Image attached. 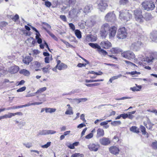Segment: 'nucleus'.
Instances as JSON below:
<instances>
[{"instance_id":"obj_60","label":"nucleus","mask_w":157,"mask_h":157,"mask_svg":"<svg viewBox=\"0 0 157 157\" xmlns=\"http://www.w3.org/2000/svg\"><path fill=\"white\" fill-rule=\"evenodd\" d=\"M69 25L70 28L73 31L75 30V27L74 24L72 23H70L69 24Z\"/></svg>"},{"instance_id":"obj_62","label":"nucleus","mask_w":157,"mask_h":157,"mask_svg":"<svg viewBox=\"0 0 157 157\" xmlns=\"http://www.w3.org/2000/svg\"><path fill=\"white\" fill-rule=\"evenodd\" d=\"M45 5L46 6L49 7L51 6V3L49 1H45Z\"/></svg>"},{"instance_id":"obj_39","label":"nucleus","mask_w":157,"mask_h":157,"mask_svg":"<svg viewBox=\"0 0 157 157\" xmlns=\"http://www.w3.org/2000/svg\"><path fill=\"white\" fill-rule=\"evenodd\" d=\"M111 124L113 126H116L118 125H120L121 124V122L120 121H114L111 122Z\"/></svg>"},{"instance_id":"obj_33","label":"nucleus","mask_w":157,"mask_h":157,"mask_svg":"<svg viewBox=\"0 0 157 157\" xmlns=\"http://www.w3.org/2000/svg\"><path fill=\"white\" fill-rule=\"evenodd\" d=\"M87 38H88L89 40L92 42L95 41L97 40L96 37L92 35H90L89 36H87Z\"/></svg>"},{"instance_id":"obj_44","label":"nucleus","mask_w":157,"mask_h":157,"mask_svg":"<svg viewBox=\"0 0 157 157\" xmlns=\"http://www.w3.org/2000/svg\"><path fill=\"white\" fill-rule=\"evenodd\" d=\"M47 32L50 35V36H51V37H52V38H53L54 40H58V38L54 34H53L49 31H48Z\"/></svg>"},{"instance_id":"obj_16","label":"nucleus","mask_w":157,"mask_h":157,"mask_svg":"<svg viewBox=\"0 0 157 157\" xmlns=\"http://www.w3.org/2000/svg\"><path fill=\"white\" fill-rule=\"evenodd\" d=\"M109 150L110 153L114 154H118L120 152V150L116 146H111L109 148Z\"/></svg>"},{"instance_id":"obj_36","label":"nucleus","mask_w":157,"mask_h":157,"mask_svg":"<svg viewBox=\"0 0 157 157\" xmlns=\"http://www.w3.org/2000/svg\"><path fill=\"white\" fill-rule=\"evenodd\" d=\"M122 76V75L121 74H120L117 76H113L110 78V79H109V82L110 83H112L113 81L115 79H117L118 78L121 77Z\"/></svg>"},{"instance_id":"obj_19","label":"nucleus","mask_w":157,"mask_h":157,"mask_svg":"<svg viewBox=\"0 0 157 157\" xmlns=\"http://www.w3.org/2000/svg\"><path fill=\"white\" fill-rule=\"evenodd\" d=\"M33 60V58L29 56H26L23 59V62L25 64L29 65Z\"/></svg>"},{"instance_id":"obj_53","label":"nucleus","mask_w":157,"mask_h":157,"mask_svg":"<svg viewBox=\"0 0 157 157\" xmlns=\"http://www.w3.org/2000/svg\"><path fill=\"white\" fill-rule=\"evenodd\" d=\"M131 99V98L130 97H123L122 98H116L115 99L117 100H124L125 99Z\"/></svg>"},{"instance_id":"obj_63","label":"nucleus","mask_w":157,"mask_h":157,"mask_svg":"<svg viewBox=\"0 0 157 157\" xmlns=\"http://www.w3.org/2000/svg\"><path fill=\"white\" fill-rule=\"evenodd\" d=\"M60 18L64 21H67V18L65 15H60Z\"/></svg>"},{"instance_id":"obj_41","label":"nucleus","mask_w":157,"mask_h":157,"mask_svg":"<svg viewBox=\"0 0 157 157\" xmlns=\"http://www.w3.org/2000/svg\"><path fill=\"white\" fill-rule=\"evenodd\" d=\"M47 89V88L46 87H44L43 88H41L39 89L35 93L38 94V93H41L42 92L45 91Z\"/></svg>"},{"instance_id":"obj_46","label":"nucleus","mask_w":157,"mask_h":157,"mask_svg":"<svg viewBox=\"0 0 157 157\" xmlns=\"http://www.w3.org/2000/svg\"><path fill=\"white\" fill-rule=\"evenodd\" d=\"M124 61L129 66H136V65L135 64L131 63L130 61L126 60H125Z\"/></svg>"},{"instance_id":"obj_17","label":"nucleus","mask_w":157,"mask_h":157,"mask_svg":"<svg viewBox=\"0 0 157 157\" xmlns=\"http://www.w3.org/2000/svg\"><path fill=\"white\" fill-rule=\"evenodd\" d=\"M92 9V6L91 5H88L84 7L82 11L84 13L87 14L90 12Z\"/></svg>"},{"instance_id":"obj_20","label":"nucleus","mask_w":157,"mask_h":157,"mask_svg":"<svg viewBox=\"0 0 157 157\" xmlns=\"http://www.w3.org/2000/svg\"><path fill=\"white\" fill-rule=\"evenodd\" d=\"M86 23L88 27H92L95 24V22L94 20L90 18L86 21Z\"/></svg>"},{"instance_id":"obj_30","label":"nucleus","mask_w":157,"mask_h":157,"mask_svg":"<svg viewBox=\"0 0 157 157\" xmlns=\"http://www.w3.org/2000/svg\"><path fill=\"white\" fill-rule=\"evenodd\" d=\"M65 114L66 115H72L73 114L72 108V107L68 108L65 112Z\"/></svg>"},{"instance_id":"obj_57","label":"nucleus","mask_w":157,"mask_h":157,"mask_svg":"<svg viewBox=\"0 0 157 157\" xmlns=\"http://www.w3.org/2000/svg\"><path fill=\"white\" fill-rule=\"evenodd\" d=\"M152 147L155 149H157V142H153L152 144Z\"/></svg>"},{"instance_id":"obj_32","label":"nucleus","mask_w":157,"mask_h":157,"mask_svg":"<svg viewBox=\"0 0 157 157\" xmlns=\"http://www.w3.org/2000/svg\"><path fill=\"white\" fill-rule=\"evenodd\" d=\"M130 130L131 131L136 133H138L139 132V129L136 127L135 126H132L130 128Z\"/></svg>"},{"instance_id":"obj_48","label":"nucleus","mask_w":157,"mask_h":157,"mask_svg":"<svg viewBox=\"0 0 157 157\" xmlns=\"http://www.w3.org/2000/svg\"><path fill=\"white\" fill-rule=\"evenodd\" d=\"M99 85H100V84L98 83L85 84V85L88 87H92V86H97Z\"/></svg>"},{"instance_id":"obj_52","label":"nucleus","mask_w":157,"mask_h":157,"mask_svg":"<svg viewBox=\"0 0 157 157\" xmlns=\"http://www.w3.org/2000/svg\"><path fill=\"white\" fill-rule=\"evenodd\" d=\"M151 56L153 58L155 61L156 60H157V52H154L152 55Z\"/></svg>"},{"instance_id":"obj_13","label":"nucleus","mask_w":157,"mask_h":157,"mask_svg":"<svg viewBox=\"0 0 157 157\" xmlns=\"http://www.w3.org/2000/svg\"><path fill=\"white\" fill-rule=\"evenodd\" d=\"M117 29L115 26L110 28L109 31V39L113 37L115 35Z\"/></svg>"},{"instance_id":"obj_11","label":"nucleus","mask_w":157,"mask_h":157,"mask_svg":"<svg viewBox=\"0 0 157 157\" xmlns=\"http://www.w3.org/2000/svg\"><path fill=\"white\" fill-rule=\"evenodd\" d=\"M105 19L107 21L113 22L116 20V17L113 12H110L105 15Z\"/></svg>"},{"instance_id":"obj_24","label":"nucleus","mask_w":157,"mask_h":157,"mask_svg":"<svg viewBox=\"0 0 157 157\" xmlns=\"http://www.w3.org/2000/svg\"><path fill=\"white\" fill-rule=\"evenodd\" d=\"M57 67H58V70H62L67 69V66L65 64L62 63Z\"/></svg>"},{"instance_id":"obj_58","label":"nucleus","mask_w":157,"mask_h":157,"mask_svg":"<svg viewBox=\"0 0 157 157\" xmlns=\"http://www.w3.org/2000/svg\"><path fill=\"white\" fill-rule=\"evenodd\" d=\"M129 74L132 75H139L140 74V72H138L135 71H132L131 72H130L129 73Z\"/></svg>"},{"instance_id":"obj_37","label":"nucleus","mask_w":157,"mask_h":157,"mask_svg":"<svg viewBox=\"0 0 157 157\" xmlns=\"http://www.w3.org/2000/svg\"><path fill=\"white\" fill-rule=\"evenodd\" d=\"M78 24L80 28L81 29H83L85 28V26L86 25V22L81 21L79 22Z\"/></svg>"},{"instance_id":"obj_3","label":"nucleus","mask_w":157,"mask_h":157,"mask_svg":"<svg viewBox=\"0 0 157 157\" xmlns=\"http://www.w3.org/2000/svg\"><path fill=\"white\" fill-rule=\"evenodd\" d=\"M82 8L76 6L70 10L69 13V17L71 18H75L78 16L80 14Z\"/></svg>"},{"instance_id":"obj_8","label":"nucleus","mask_w":157,"mask_h":157,"mask_svg":"<svg viewBox=\"0 0 157 157\" xmlns=\"http://www.w3.org/2000/svg\"><path fill=\"white\" fill-rule=\"evenodd\" d=\"M127 34L125 28L122 27L118 29L117 37L119 39H124L126 37Z\"/></svg>"},{"instance_id":"obj_29","label":"nucleus","mask_w":157,"mask_h":157,"mask_svg":"<svg viewBox=\"0 0 157 157\" xmlns=\"http://www.w3.org/2000/svg\"><path fill=\"white\" fill-rule=\"evenodd\" d=\"M152 18V17L151 14L147 13H145L144 17V19L146 20L147 21L151 20Z\"/></svg>"},{"instance_id":"obj_12","label":"nucleus","mask_w":157,"mask_h":157,"mask_svg":"<svg viewBox=\"0 0 157 157\" xmlns=\"http://www.w3.org/2000/svg\"><path fill=\"white\" fill-rule=\"evenodd\" d=\"M100 46L103 48L107 49L111 47V43L108 40H104L101 42L100 43Z\"/></svg>"},{"instance_id":"obj_51","label":"nucleus","mask_w":157,"mask_h":157,"mask_svg":"<svg viewBox=\"0 0 157 157\" xmlns=\"http://www.w3.org/2000/svg\"><path fill=\"white\" fill-rule=\"evenodd\" d=\"M51 144V142H48L46 144L42 145L41 147L43 148H47L50 146Z\"/></svg>"},{"instance_id":"obj_31","label":"nucleus","mask_w":157,"mask_h":157,"mask_svg":"<svg viewBox=\"0 0 157 157\" xmlns=\"http://www.w3.org/2000/svg\"><path fill=\"white\" fill-rule=\"evenodd\" d=\"M40 64L37 61H34L32 63V66L34 68H37L40 67Z\"/></svg>"},{"instance_id":"obj_10","label":"nucleus","mask_w":157,"mask_h":157,"mask_svg":"<svg viewBox=\"0 0 157 157\" xmlns=\"http://www.w3.org/2000/svg\"><path fill=\"white\" fill-rule=\"evenodd\" d=\"M108 6V5L104 0H100L98 3V8L101 12H104Z\"/></svg>"},{"instance_id":"obj_56","label":"nucleus","mask_w":157,"mask_h":157,"mask_svg":"<svg viewBox=\"0 0 157 157\" xmlns=\"http://www.w3.org/2000/svg\"><path fill=\"white\" fill-rule=\"evenodd\" d=\"M67 145L69 148L71 149H74L75 148V147L74 146L73 144L68 143L67 144Z\"/></svg>"},{"instance_id":"obj_27","label":"nucleus","mask_w":157,"mask_h":157,"mask_svg":"<svg viewBox=\"0 0 157 157\" xmlns=\"http://www.w3.org/2000/svg\"><path fill=\"white\" fill-rule=\"evenodd\" d=\"M56 109L55 108H45V111L46 113H51L55 112Z\"/></svg>"},{"instance_id":"obj_47","label":"nucleus","mask_w":157,"mask_h":157,"mask_svg":"<svg viewBox=\"0 0 157 157\" xmlns=\"http://www.w3.org/2000/svg\"><path fill=\"white\" fill-rule=\"evenodd\" d=\"M124 61L129 66H136V65L135 64L131 63L130 61L126 60H125Z\"/></svg>"},{"instance_id":"obj_4","label":"nucleus","mask_w":157,"mask_h":157,"mask_svg":"<svg viewBox=\"0 0 157 157\" xmlns=\"http://www.w3.org/2000/svg\"><path fill=\"white\" fill-rule=\"evenodd\" d=\"M144 10L147 11L152 10L155 7L153 2L148 1H145L141 4Z\"/></svg>"},{"instance_id":"obj_42","label":"nucleus","mask_w":157,"mask_h":157,"mask_svg":"<svg viewBox=\"0 0 157 157\" xmlns=\"http://www.w3.org/2000/svg\"><path fill=\"white\" fill-rule=\"evenodd\" d=\"M4 119L11 118L13 117V113H9L8 114H6L3 115Z\"/></svg>"},{"instance_id":"obj_50","label":"nucleus","mask_w":157,"mask_h":157,"mask_svg":"<svg viewBox=\"0 0 157 157\" xmlns=\"http://www.w3.org/2000/svg\"><path fill=\"white\" fill-rule=\"evenodd\" d=\"M141 130L143 134L145 135L146 134V132L145 128L143 126H140Z\"/></svg>"},{"instance_id":"obj_14","label":"nucleus","mask_w":157,"mask_h":157,"mask_svg":"<svg viewBox=\"0 0 157 157\" xmlns=\"http://www.w3.org/2000/svg\"><path fill=\"white\" fill-rule=\"evenodd\" d=\"M88 147L90 150L91 151H96L98 148H99L100 146L98 144H90L88 146Z\"/></svg>"},{"instance_id":"obj_26","label":"nucleus","mask_w":157,"mask_h":157,"mask_svg":"<svg viewBox=\"0 0 157 157\" xmlns=\"http://www.w3.org/2000/svg\"><path fill=\"white\" fill-rule=\"evenodd\" d=\"M136 86L130 88V90L133 91H140L141 89V86L140 85H137V84H136Z\"/></svg>"},{"instance_id":"obj_23","label":"nucleus","mask_w":157,"mask_h":157,"mask_svg":"<svg viewBox=\"0 0 157 157\" xmlns=\"http://www.w3.org/2000/svg\"><path fill=\"white\" fill-rule=\"evenodd\" d=\"M110 51L113 54H118L121 52V49L118 48H112Z\"/></svg>"},{"instance_id":"obj_21","label":"nucleus","mask_w":157,"mask_h":157,"mask_svg":"<svg viewBox=\"0 0 157 157\" xmlns=\"http://www.w3.org/2000/svg\"><path fill=\"white\" fill-rule=\"evenodd\" d=\"M19 67L17 66H14L11 67L9 69V71L12 74L15 73L17 72L19 70Z\"/></svg>"},{"instance_id":"obj_35","label":"nucleus","mask_w":157,"mask_h":157,"mask_svg":"<svg viewBox=\"0 0 157 157\" xmlns=\"http://www.w3.org/2000/svg\"><path fill=\"white\" fill-rule=\"evenodd\" d=\"M38 135H48L47 130H43L40 131L38 132Z\"/></svg>"},{"instance_id":"obj_43","label":"nucleus","mask_w":157,"mask_h":157,"mask_svg":"<svg viewBox=\"0 0 157 157\" xmlns=\"http://www.w3.org/2000/svg\"><path fill=\"white\" fill-rule=\"evenodd\" d=\"M8 25V23L5 21H2L0 23V28L1 29L2 28Z\"/></svg>"},{"instance_id":"obj_54","label":"nucleus","mask_w":157,"mask_h":157,"mask_svg":"<svg viewBox=\"0 0 157 157\" xmlns=\"http://www.w3.org/2000/svg\"><path fill=\"white\" fill-rule=\"evenodd\" d=\"M48 135L53 134L56 133V131L53 130H47Z\"/></svg>"},{"instance_id":"obj_28","label":"nucleus","mask_w":157,"mask_h":157,"mask_svg":"<svg viewBox=\"0 0 157 157\" xmlns=\"http://www.w3.org/2000/svg\"><path fill=\"white\" fill-rule=\"evenodd\" d=\"M20 73L25 76H29L30 75L29 72L26 69H22L20 71Z\"/></svg>"},{"instance_id":"obj_5","label":"nucleus","mask_w":157,"mask_h":157,"mask_svg":"<svg viewBox=\"0 0 157 157\" xmlns=\"http://www.w3.org/2000/svg\"><path fill=\"white\" fill-rule=\"evenodd\" d=\"M89 45L93 48H97L98 52L100 54L103 55L104 56L108 54V53L106 51L101 48V46L97 44L89 43Z\"/></svg>"},{"instance_id":"obj_2","label":"nucleus","mask_w":157,"mask_h":157,"mask_svg":"<svg viewBox=\"0 0 157 157\" xmlns=\"http://www.w3.org/2000/svg\"><path fill=\"white\" fill-rule=\"evenodd\" d=\"M119 13V18L122 21H127L132 18V15L128 10H123Z\"/></svg>"},{"instance_id":"obj_59","label":"nucleus","mask_w":157,"mask_h":157,"mask_svg":"<svg viewBox=\"0 0 157 157\" xmlns=\"http://www.w3.org/2000/svg\"><path fill=\"white\" fill-rule=\"evenodd\" d=\"M26 87L25 86H24L22 87H21L17 90V92H22L24 90H25L26 89Z\"/></svg>"},{"instance_id":"obj_15","label":"nucleus","mask_w":157,"mask_h":157,"mask_svg":"<svg viewBox=\"0 0 157 157\" xmlns=\"http://www.w3.org/2000/svg\"><path fill=\"white\" fill-rule=\"evenodd\" d=\"M99 142L102 145L106 146L110 144V141L109 138L103 137L100 139Z\"/></svg>"},{"instance_id":"obj_49","label":"nucleus","mask_w":157,"mask_h":157,"mask_svg":"<svg viewBox=\"0 0 157 157\" xmlns=\"http://www.w3.org/2000/svg\"><path fill=\"white\" fill-rule=\"evenodd\" d=\"M83 155L80 153H76L71 155L72 157H83Z\"/></svg>"},{"instance_id":"obj_55","label":"nucleus","mask_w":157,"mask_h":157,"mask_svg":"<svg viewBox=\"0 0 157 157\" xmlns=\"http://www.w3.org/2000/svg\"><path fill=\"white\" fill-rule=\"evenodd\" d=\"M93 136V134L92 133H90L86 136L85 138L87 139H90L92 138Z\"/></svg>"},{"instance_id":"obj_7","label":"nucleus","mask_w":157,"mask_h":157,"mask_svg":"<svg viewBox=\"0 0 157 157\" xmlns=\"http://www.w3.org/2000/svg\"><path fill=\"white\" fill-rule=\"evenodd\" d=\"M110 28L109 25L107 23L103 25L100 30V34L101 36L105 37L108 34V32Z\"/></svg>"},{"instance_id":"obj_9","label":"nucleus","mask_w":157,"mask_h":157,"mask_svg":"<svg viewBox=\"0 0 157 157\" xmlns=\"http://www.w3.org/2000/svg\"><path fill=\"white\" fill-rule=\"evenodd\" d=\"M121 56L129 60L133 59L135 57V55L133 52L130 51H126L122 52Z\"/></svg>"},{"instance_id":"obj_38","label":"nucleus","mask_w":157,"mask_h":157,"mask_svg":"<svg viewBox=\"0 0 157 157\" xmlns=\"http://www.w3.org/2000/svg\"><path fill=\"white\" fill-rule=\"evenodd\" d=\"M23 144L24 146L28 148L31 147L33 146L31 142L23 143Z\"/></svg>"},{"instance_id":"obj_34","label":"nucleus","mask_w":157,"mask_h":157,"mask_svg":"<svg viewBox=\"0 0 157 157\" xmlns=\"http://www.w3.org/2000/svg\"><path fill=\"white\" fill-rule=\"evenodd\" d=\"M75 34L76 36L78 39H80L82 37V35L81 32L78 29L75 30Z\"/></svg>"},{"instance_id":"obj_1","label":"nucleus","mask_w":157,"mask_h":157,"mask_svg":"<svg viewBox=\"0 0 157 157\" xmlns=\"http://www.w3.org/2000/svg\"><path fill=\"white\" fill-rule=\"evenodd\" d=\"M133 15L136 21L142 24L144 22V17L142 15V11L140 8H137L133 11Z\"/></svg>"},{"instance_id":"obj_45","label":"nucleus","mask_w":157,"mask_h":157,"mask_svg":"<svg viewBox=\"0 0 157 157\" xmlns=\"http://www.w3.org/2000/svg\"><path fill=\"white\" fill-rule=\"evenodd\" d=\"M39 34H36V38L37 40V43L39 44H40L42 42V39L39 37Z\"/></svg>"},{"instance_id":"obj_64","label":"nucleus","mask_w":157,"mask_h":157,"mask_svg":"<svg viewBox=\"0 0 157 157\" xmlns=\"http://www.w3.org/2000/svg\"><path fill=\"white\" fill-rule=\"evenodd\" d=\"M44 61L46 63H49L50 62V57H46L44 59Z\"/></svg>"},{"instance_id":"obj_25","label":"nucleus","mask_w":157,"mask_h":157,"mask_svg":"<svg viewBox=\"0 0 157 157\" xmlns=\"http://www.w3.org/2000/svg\"><path fill=\"white\" fill-rule=\"evenodd\" d=\"M144 61H146L147 63H151L155 61L152 56L147 57L146 58H144Z\"/></svg>"},{"instance_id":"obj_22","label":"nucleus","mask_w":157,"mask_h":157,"mask_svg":"<svg viewBox=\"0 0 157 157\" xmlns=\"http://www.w3.org/2000/svg\"><path fill=\"white\" fill-rule=\"evenodd\" d=\"M150 38L153 41L157 42V31H154L151 33Z\"/></svg>"},{"instance_id":"obj_40","label":"nucleus","mask_w":157,"mask_h":157,"mask_svg":"<svg viewBox=\"0 0 157 157\" xmlns=\"http://www.w3.org/2000/svg\"><path fill=\"white\" fill-rule=\"evenodd\" d=\"M76 2V0H68V3L70 6H74Z\"/></svg>"},{"instance_id":"obj_6","label":"nucleus","mask_w":157,"mask_h":157,"mask_svg":"<svg viewBox=\"0 0 157 157\" xmlns=\"http://www.w3.org/2000/svg\"><path fill=\"white\" fill-rule=\"evenodd\" d=\"M143 45L142 43L140 41L138 40L132 43L130 47L131 50L137 51L140 50Z\"/></svg>"},{"instance_id":"obj_18","label":"nucleus","mask_w":157,"mask_h":157,"mask_svg":"<svg viewBox=\"0 0 157 157\" xmlns=\"http://www.w3.org/2000/svg\"><path fill=\"white\" fill-rule=\"evenodd\" d=\"M105 134L104 130L102 128H99L97 131L96 137L97 138L104 136Z\"/></svg>"},{"instance_id":"obj_61","label":"nucleus","mask_w":157,"mask_h":157,"mask_svg":"<svg viewBox=\"0 0 157 157\" xmlns=\"http://www.w3.org/2000/svg\"><path fill=\"white\" fill-rule=\"evenodd\" d=\"M78 102L80 103L82 102H85L87 101V99L86 98H81L78 99Z\"/></svg>"}]
</instances>
